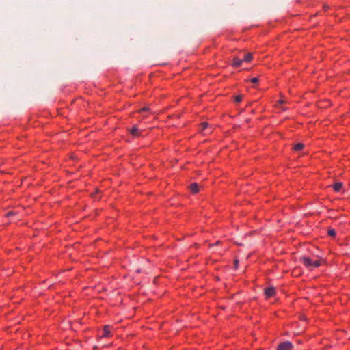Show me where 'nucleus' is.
<instances>
[{"instance_id": "12", "label": "nucleus", "mask_w": 350, "mask_h": 350, "mask_svg": "<svg viewBox=\"0 0 350 350\" xmlns=\"http://www.w3.org/2000/svg\"><path fill=\"white\" fill-rule=\"evenodd\" d=\"M304 144L302 143H298L294 146V150L296 151L301 150L304 148Z\"/></svg>"}, {"instance_id": "5", "label": "nucleus", "mask_w": 350, "mask_h": 350, "mask_svg": "<svg viewBox=\"0 0 350 350\" xmlns=\"http://www.w3.org/2000/svg\"><path fill=\"white\" fill-rule=\"evenodd\" d=\"M243 61L242 59H240L238 57H233L232 59L231 65L233 68H239L242 65Z\"/></svg>"}, {"instance_id": "9", "label": "nucleus", "mask_w": 350, "mask_h": 350, "mask_svg": "<svg viewBox=\"0 0 350 350\" xmlns=\"http://www.w3.org/2000/svg\"><path fill=\"white\" fill-rule=\"evenodd\" d=\"M189 189L193 193H196L198 192V185L196 183L191 184Z\"/></svg>"}, {"instance_id": "14", "label": "nucleus", "mask_w": 350, "mask_h": 350, "mask_svg": "<svg viewBox=\"0 0 350 350\" xmlns=\"http://www.w3.org/2000/svg\"><path fill=\"white\" fill-rule=\"evenodd\" d=\"M243 100V96L241 95H237L234 97V101L237 103H240Z\"/></svg>"}, {"instance_id": "2", "label": "nucleus", "mask_w": 350, "mask_h": 350, "mask_svg": "<svg viewBox=\"0 0 350 350\" xmlns=\"http://www.w3.org/2000/svg\"><path fill=\"white\" fill-rule=\"evenodd\" d=\"M293 344L291 342L286 341L279 344L277 350H293Z\"/></svg>"}, {"instance_id": "10", "label": "nucleus", "mask_w": 350, "mask_h": 350, "mask_svg": "<svg viewBox=\"0 0 350 350\" xmlns=\"http://www.w3.org/2000/svg\"><path fill=\"white\" fill-rule=\"evenodd\" d=\"M284 103H285V101L284 100L280 99L279 100L277 101V103L275 104V107L279 108L282 111H284V110H286V109L282 107V105Z\"/></svg>"}, {"instance_id": "1", "label": "nucleus", "mask_w": 350, "mask_h": 350, "mask_svg": "<svg viewBox=\"0 0 350 350\" xmlns=\"http://www.w3.org/2000/svg\"><path fill=\"white\" fill-rule=\"evenodd\" d=\"M300 261L308 270H313L325 263V260L319 256H303Z\"/></svg>"}, {"instance_id": "8", "label": "nucleus", "mask_w": 350, "mask_h": 350, "mask_svg": "<svg viewBox=\"0 0 350 350\" xmlns=\"http://www.w3.org/2000/svg\"><path fill=\"white\" fill-rule=\"evenodd\" d=\"M332 188L334 191L339 192L342 188V183L340 182L336 183L332 185Z\"/></svg>"}, {"instance_id": "13", "label": "nucleus", "mask_w": 350, "mask_h": 350, "mask_svg": "<svg viewBox=\"0 0 350 350\" xmlns=\"http://www.w3.org/2000/svg\"><path fill=\"white\" fill-rule=\"evenodd\" d=\"M327 234L330 237H335L336 233L334 229L330 228L327 231Z\"/></svg>"}, {"instance_id": "11", "label": "nucleus", "mask_w": 350, "mask_h": 350, "mask_svg": "<svg viewBox=\"0 0 350 350\" xmlns=\"http://www.w3.org/2000/svg\"><path fill=\"white\" fill-rule=\"evenodd\" d=\"M208 124L206 123V122H203L201 124V128H200V131L204 133V134H206L207 132H206V130L208 129Z\"/></svg>"}, {"instance_id": "4", "label": "nucleus", "mask_w": 350, "mask_h": 350, "mask_svg": "<svg viewBox=\"0 0 350 350\" xmlns=\"http://www.w3.org/2000/svg\"><path fill=\"white\" fill-rule=\"evenodd\" d=\"M129 133L134 137H138L142 135V131L136 126H133L129 129Z\"/></svg>"}, {"instance_id": "3", "label": "nucleus", "mask_w": 350, "mask_h": 350, "mask_svg": "<svg viewBox=\"0 0 350 350\" xmlns=\"http://www.w3.org/2000/svg\"><path fill=\"white\" fill-rule=\"evenodd\" d=\"M112 327L109 325H106L103 327V334L101 338H109L112 336L111 334Z\"/></svg>"}, {"instance_id": "16", "label": "nucleus", "mask_w": 350, "mask_h": 350, "mask_svg": "<svg viewBox=\"0 0 350 350\" xmlns=\"http://www.w3.org/2000/svg\"><path fill=\"white\" fill-rule=\"evenodd\" d=\"M148 109V108L144 107V108H142L141 109H139V112L142 113V112L146 111Z\"/></svg>"}, {"instance_id": "6", "label": "nucleus", "mask_w": 350, "mask_h": 350, "mask_svg": "<svg viewBox=\"0 0 350 350\" xmlns=\"http://www.w3.org/2000/svg\"><path fill=\"white\" fill-rule=\"evenodd\" d=\"M275 294V289L273 287H268L265 289V295L267 299L273 297Z\"/></svg>"}, {"instance_id": "15", "label": "nucleus", "mask_w": 350, "mask_h": 350, "mask_svg": "<svg viewBox=\"0 0 350 350\" xmlns=\"http://www.w3.org/2000/svg\"><path fill=\"white\" fill-rule=\"evenodd\" d=\"M250 81L252 83H256L258 81V79L257 77H253L250 79Z\"/></svg>"}, {"instance_id": "17", "label": "nucleus", "mask_w": 350, "mask_h": 350, "mask_svg": "<svg viewBox=\"0 0 350 350\" xmlns=\"http://www.w3.org/2000/svg\"><path fill=\"white\" fill-rule=\"evenodd\" d=\"M12 214V212H9V213H8L7 215H8V216H10V215H11Z\"/></svg>"}, {"instance_id": "7", "label": "nucleus", "mask_w": 350, "mask_h": 350, "mask_svg": "<svg viewBox=\"0 0 350 350\" xmlns=\"http://www.w3.org/2000/svg\"><path fill=\"white\" fill-rule=\"evenodd\" d=\"M253 59V55L252 53H246L243 55V62H250Z\"/></svg>"}]
</instances>
